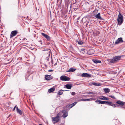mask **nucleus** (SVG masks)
I'll return each instance as SVG.
<instances>
[{"instance_id": "34", "label": "nucleus", "mask_w": 125, "mask_h": 125, "mask_svg": "<svg viewBox=\"0 0 125 125\" xmlns=\"http://www.w3.org/2000/svg\"><path fill=\"white\" fill-rule=\"evenodd\" d=\"M75 94V93L74 92H72L71 93V94L73 95H74Z\"/></svg>"}, {"instance_id": "42", "label": "nucleus", "mask_w": 125, "mask_h": 125, "mask_svg": "<svg viewBox=\"0 0 125 125\" xmlns=\"http://www.w3.org/2000/svg\"><path fill=\"white\" fill-rule=\"evenodd\" d=\"M51 63L52 64L53 63V60L52 59L51 61Z\"/></svg>"}, {"instance_id": "35", "label": "nucleus", "mask_w": 125, "mask_h": 125, "mask_svg": "<svg viewBox=\"0 0 125 125\" xmlns=\"http://www.w3.org/2000/svg\"><path fill=\"white\" fill-rule=\"evenodd\" d=\"M100 12L98 13L97 14L96 13L95 14H94V16H100Z\"/></svg>"}, {"instance_id": "48", "label": "nucleus", "mask_w": 125, "mask_h": 125, "mask_svg": "<svg viewBox=\"0 0 125 125\" xmlns=\"http://www.w3.org/2000/svg\"><path fill=\"white\" fill-rule=\"evenodd\" d=\"M23 17V18H24V17H23H23ZM25 18V17H24V18Z\"/></svg>"}, {"instance_id": "50", "label": "nucleus", "mask_w": 125, "mask_h": 125, "mask_svg": "<svg viewBox=\"0 0 125 125\" xmlns=\"http://www.w3.org/2000/svg\"><path fill=\"white\" fill-rule=\"evenodd\" d=\"M39 125H42V124H39Z\"/></svg>"}, {"instance_id": "8", "label": "nucleus", "mask_w": 125, "mask_h": 125, "mask_svg": "<svg viewBox=\"0 0 125 125\" xmlns=\"http://www.w3.org/2000/svg\"><path fill=\"white\" fill-rule=\"evenodd\" d=\"M82 77H91L90 74L87 73H83L81 75Z\"/></svg>"}, {"instance_id": "17", "label": "nucleus", "mask_w": 125, "mask_h": 125, "mask_svg": "<svg viewBox=\"0 0 125 125\" xmlns=\"http://www.w3.org/2000/svg\"><path fill=\"white\" fill-rule=\"evenodd\" d=\"M100 32L98 31L95 30L94 31V34L95 35L97 36L100 33Z\"/></svg>"}, {"instance_id": "1", "label": "nucleus", "mask_w": 125, "mask_h": 125, "mask_svg": "<svg viewBox=\"0 0 125 125\" xmlns=\"http://www.w3.org/2000/svg\"><path fill=\"white\" fill-rule=\"evenodd\" d=\"M121 57V56H115L110 60V62L111 63H116L120 59Z\"/></svg>"}, {"instance_id": "47", "label": "nucleus", "mask_w": 125, "mask_h": 125, "mask_svg": "<svg viewBox=\"0 0 125 125\" xmlns=\"http://www.w3.org/2000/svg\"><path fill=\"white\" fill-rule=\"evenodd\" d=\"M39 42H41V41H39Z\"/></svg>"}, {"instance_id": "45", "label": "nucleus", "mask_w": 125, "mask_h": 125, "mask_svg": "<svg viewBox=\"0 0 125 125\" xmlns=\"http://www.w3.org/2000/svg\"><path fill=\"white\" fill-rule=\"evenodd\" d=\"M122 107L124 108L125 109V106H123Z\"/></svg>"}, {"instance_id": "36", "label": "nucleus", "mask_w": 125, "mask_h": 125, "mask_svg": "<svg viewBox=\"0 0 125 125\" xmlns=\"http://www.w3.org/2000/svg\"><path fill=\"white\" fill-rule=\"evenodd\" d=\"M88 22L87 21H84V23H86V25H88Z\"/></svg>"}, {"instance_id": "4", "label": "nucleus", "mask_w": 125, "mask_h": 125, "mask_svg": "<svg viewBox=\"0 0 125 125\" xmlns=\"http://www.w3.org/2000/svg\"><path fill=\"white\" fill-rule=\"evenodd\" d=\"M60 79L62 81H68L70 78L69 77L65 75H62L60 77Z\"/></svg>"}, {"instance_id": "25", "label": "nucleus", "mask_w": 125, "mask_h": 125, "mask_svg": "<svg viewBox=\"0 0 125 125\" xmlns=\"http://www.w3.org/2000/svg\"><path fill=\"white\" fill-rule=\"evenodd\" d=\"M86 93L87 94H97L96 93H94L92 92H86Z\"/></svg>"}, {"instance_id": "19", "label": "nucleus", "mask_w": 125, "mask_h": 125, "mask_svg": "<svg viewBox=\"0 0 125 125\" xmlns=\"http://www.w3.org/2000/svg\"><path fill=\"white\" fill-rule=\"evenodd\" d=\"M93 61L95 63H101V61L99 60H98L97 59H94L93 60Z\"/></svg>"}, {"instance_id": "49", "label": "nucleus", "mask_w": 125, "mask_h": 125, "mask_svg": "<svg viewBox=\"0 0 125 125\" xmlns=\"http://www.w3.org/2000/svg\"><path fill=\"white\" fill-rule=\"evenodd\" d=\"M40 43L41 44H42V43L41 42V43Z\"/></svg>"}, {"instance_id": "3", "label": "nucleus", "mask_w": 125, "mask_h": 125, "mask_svg": "<svg viewBox=\"0 0 125 125\" xmlns=\"http://www.w3.org/2000/svg\"><path fill=\"white\" fill-rule=\"evenodd\" d=\"M117 20L118 22L117 24L119 25H121L123 21V16H118Z\"/></svg>"}, {"instance_id": "46", "label": "nucleus", "mask_w": 125, "mask_h": 125, "mask_svg": "<svg viewBox=\"0 0 125 125\" xmlns=\"http://www.w3.org/2000/svg\"><path fill=\"white\" fill-rule=\"evenodd\" d=\"M84 50V49H82V51H83V50Z\"/></svg>"}, {"instance_id": "26", "label": "nucleus", "mask_w": 125, "mask_h": 125, "mask_svg": "<svg viewBox=\"0 0 125 125\" xmlns=\"http://www.w3.org/2000/svg\"><path fill=\"white\" fill-rule=\"evenodd\" d=\"M95 18L99 20H104V19L102 18L101 16H95Z\"/></svg>"}, {"instance_id": "6", "label": "nucleus", "mask_w": 125, "mask_h": 125, "mask_svg": "<svg viewBox=\"0 0 125 125\" xmlns=\"http://www.w3.org/2000/svg\"><path fill=\"white\" fill-rule=\"evenodd\" d=\"M41 34L43 36L47 39V41H49L50 40L51 38L48 35L43 33H41Z\"/></svg>"}, {"instance_id": "21", "label": "nucleus", "mask_w": 125, "mask_h": 125, "mask_svg": "<svg viewBox=\"0 0 125 125\" xmlns=\"http://www.w3.org/2000/svg\"><path fill=\"white\" fill-rule=\"evenodd\" d=\"M76 69H73V68H71L69 69V70L67 71V72H73L76 70Z\"/></svg>"}, {"instance_id": "38", "label": "nucleus", "mask_w": 125, "mask_h": 125, "mask_svg": "<svg viewBox=\"0 0 125 125\" xmlns=\"http://www.w3.org/2000/svg\"><path fill=\"white\" fill-rule=\"evenodd\" d=\"M86 17H84L83 18H82V21L83 22H84V19H86Z\"/></svg>"}, {"instance_id": "24", "label": "nucleus", "mask_w": 125, "mask_h": 125, "mask_svg": "<svg viewBox=\"0 0 125 125\" xmlns=\"http://www.w3.org/2000/svg\"><path fill=\"white\" fill-rule=\"evenodd\" d=\"M50 50H48V52H47V54L48 55V56L46 57V59L47 60H48L49 59V57L50 56Z\"/></svg>"}, {"instance_id": "16", "label": "nucleus", "mask_w": 125, "mask_h": 125, "mask_svg": "<svg viewBox=\"0 0 125 125\" xmlns=\"http://www.w3.org/2000/svg\"><path fill=\"white\" fill-rule=\"evenodd\" d=\"M108 104L109 105L113 106L114 107H116V105L113 104L112 102H108Z\"/></svg>"}, {"instance_id": "37", "label": "nucleus", "mask_w": 125, "mask_h": 125, "mask_svg": "<svg viewBox=\"0 0 125 125\" xmlns=\"http://www.w3.org/2000/svg\"><path fill=\"white\" fill-rule=\"evenodd\" d=\"M48 50H49V49H44L43 50V51H47V53L48 52Z\"/></svg>"}, {"instance_id": "39", "label": "nucleus", "mask_w": 125, "mask_h": 125, "mask_svg": "<svg viewBox=\"0 0 125 125\" xmlns=\"http://www.w3.org/2000/svg\"><path fill=\"white\" fill-rule=\"evenodd\" d=\"M17 105H16V106H15L14 107L13 109V111H14L15 110V108H16V107H17Z\"/></svg>"}, {"instance_id": "31", "label": "nucleus", "mask_w": 125, "mask_h": 125, "mask_svg": "<svg viewBox=\"0 0 125 125\" xmlns=\"http://www.w3.org/2000/svg\"><path fill=\"white\" fill-rule=\"evenodd\" d=\"M108 101H101V104H108Z\"/></svg>"}, {"instance_id": "13", "label": "nucleus", "mask_w": 125, "mask_h": 125, "mask_svg": "<svg viewBox=\"0 0 125 125\" xmlns=\"http://www.w3.org/2000/svg\"><path fill=\"white\" fill-rule=\"evenodd\" d=\"M116 103L119 104L120 105L123 106L124 105L125 102L120 101H116Z\"/></svg>"}, {"instance_id": "30", "label": "nucleus", "mask_w": 125, "mask_h": 125, "mask_svg": "<svg viewBox=\"0 0 125 125\" xmlns=\"http://www.w3.org/2000/svg\"><path fill=\"white\" fill-rule=\"evenodd\" d=\"M102 101L99 100H97L95 101L96 103H98V104H101Z\"/></svg>"}, {"instance_id": "18", "label": "nucleus", "mask_w": 125, "mask_h": 125, "mask_svg": "<svg viewBox=\"0 0 125 125\" xmlns=\"http://www.w3.org/2000/svg\"><path fill=\"white\" fill-rule=\"evenodd\" d=\"M55 90V88L54 87H53L49 89L48 90V92L49 93H51L54 91Z\"/></svg>"}, {"instance_id": "20", "label": "nucleus", "mask_w": 125, "mask_h": 125, "mask_svg": "<svg viewBox=\"0 0 125 125\" xmlns=\"http://www.w3.org/2000/svg\"><path fill=\"white\" fill-rule=\"evenodd\" d=\"M16 110L17 112L20 115H21L22 114V112L21 111V110L19 109L18 107L17 106L16 107Z\"/></svg>"}, {"instance_id": "5", "label": "nucleus", "mask_w": 125, "mask_h": 125, "mask_svg": "<svg viewBox=\"0 0 125 125\" xmlns=\"http://www.w3.org/2000/svg\"><path fill=\"white\" fill-rule=\"evenodd\" d=\"M18 31L17 30H15L12 31L10 35V38H11L15 36L18 33Z\"/></svg>"}, {"instance_id": "15", "label": "nucleus", "mask_w": 125, "mask_h": 125, "mask_svg": "<svg viewBox=\"0 0 125 125\" xmlns=\"http://www.w3.org/2000/svg\"><path fill=\"white\" fill-rule=\"evenodd\" d=\"M92 84L96 86H100L101 85V83L95 82H92L91 83Z\"/></svg>"}, {"instance_id": "22", "label": "nucleus", "mask_w": 125, "mask_h": 125, "mask_svg": "<svg viewBox=\"0 0 125 125\" xmlns=\"http://www.w3.org/2000/svg\"><path fill=\"white\" fill-rule=\"evenodd\" d=\"M104 92L106 93H109L110 90L108 88H104L103 89Z\"/></svg>"}, {"instance_id": "11", "label": "nucleus", "mask_w": 125, "mask_h": 125, "mask_svg": "<svg viewBox=\"0 0 125 125\" xmlns=\"http://www.w3.org/2000/svg\"><path fill=\"white\" fill-rule=\"evenodd\" d=\"M62 112L64 113L62 115V116L63 117H65L68 116L67 112H66V110H62Z\"/></svg>"}, {"instance_id": "51", "label": "nucleus", "mask_w": 125, "mask_h": 125, "mask_svg": "<svg viewBox=\"0 0 125 125\" xmlns=\"http://www.w3.org/2000/svg\"><path fill=\"white\" fill-rule=\"evenodd\" d=\"M27 16V18H28V16Z\"/></svg>"}, {"instance_id": "29", "label": "nucleus", "mask_w": 125, "mask_h": 125, "mask_svg": "<svg viewBox=\"0 0 125 125\" xmlns=\"http://www.w3.org/2000/svg\"><path fill=\"white\" fill-rule=\"evenodd\" d=\"M77 42L80 45H82L83 43V42L81 41H77Z\"/></svg>"}, {"instance_id": "43", "label": "nucleus", "mask_w": 125, "mask_h": 125, "mask_svg": "<svg viewBox=\"0 0 125 125\" xmlns=\"http://www.w3.org/2000/svg\"><path fill=\"white\" fill-rule=\"evenodd\" d=\"M118 16H122L120 12H119V14Z\"/></svg>"}, {"instance_id": "12", "label": "nucleus", "mask_w": 125, "mask_h": 125, "mask_svg": "<svg viewBox=\"0 0 125 125\" xmlns=\"http://www.w3.org/2000/svg\"><path fill=\"white\" fill-rule=\"evenodd\" d=\"M45 78L47 80H50L52 79L51 75H45Z\"/></svg>"}, {"instance_id": "32", "label": "nucleus", "mask_w": 125, "mask_h": 125, "mask_svg": "<svg viewBox=\"0 0 125 125\" xmlns=\"http://www.w3.org/2000/svg\"><path fill=\"white\" fill-rule=\"evenodd\" d=\"M95 99L93 98H91L90 99H88V101H91L95 100Z\"/></svg>"}, {"instance_id": "2", "label": "nucleus", "mask_w": 125, "mask_h": 125, "mask_svg": "<svg viewBox=\"0 0 125 125\" xmlns=\"http://www.w3.org/2000/svg\"><path fill=\"white\" fill-rule=\"evenodd\" d=\"M52 121L54 124L56 123L59 122L60 120L59 114H57L56 117H52Z\"/></svg>"}, {"instance_id": "44", "label": "nucleus", "mask_w": 125, "mask_h": 125, "mask_svg": "<svg viewBox=\"0 0 125 125\" xmlns=\"http://www.w3.org/2000/svg\"><path fill=\"white\" fill-rule=\"evenodd\" d=\"M80 16H79L78 18H77L78 20H79L80 19Z\"/></svg>"}, {"instance_id": "40", "label": "nucleus", "mask_w": 125, "mask_h": 125, "mask_svg": "<svg viewBox=\"0 0 125 125\" xmlns=\"http://www.w3.org/2000/svg\"><path fill=\"white\" fill-rule=\"evenodd\" d=\"M53 70H49L48 71L49 72H52L53 71Z\"/></svg>"}, {"instance_id": "9", "label": "nucleus", "mask_w": 125, "mask_h": 125, "mask_svg": "<svg viewBox=\"0 0 125 125\" xmlns=\"http://www.w3.org/2000/svg\"><path fill=\"white\" fill-rule=\"evenodd\" d=\"M98 98L99 99L102 100H109V99L108 98L103 96H100Z\"/></svg>"}, {"instance_id": "10", "label": "nucleus", "mask_w": 125, "mask_h": 125, "mask_svg": "<svg viewBox=\"0 0 125 125\" xmlns=\"http://www.w3.org/2000/svg\"><path fill=\"white\" fill-rule=\"evenodd\" d=\"M65 86L67 89H70L73 87V84L72 83H68L66 85H65Z\"/></svg>"}, {"instance_id": "28", "label": "nucleus", "mask_w": 125, "mask_h": 125, "mask_svg": "<svg viewBox=\"0 0 125 125\" xmlns=\"http://www.w3.org/2000/svg\"><path fill=\"white\" fill-rule=\"evenodd\" d=\"M88 101V99H82L78 101Z\"/></svg>"}, {"instance_id": "27", "label": "nucleus", "mask_w": 125, "mask_h": 125, "mask_svg": "<svg viewBox=\"0 0 125 125\" xmlns=\"http://www.w3.org/2000/svg\"><path fill=\"white\" fill-rule=\"evenodd\" d=\"M63 93V90H60L58 92V93L59 95H61Z\"/></svg>"}, {"instance_id": "33", "label": "nucleus", "mask_w": 125, "mask_h": 125, "mask_svg": "<svg viewBox=\"0 0 125 125\" xmlns=\"http://www.w3.org/2000/svg\"><path fill=\"white\" fill-rule=\"evenodd\" d=\"M109 96L110 97H111V98H112L115 99V97L114 95H110Z\"/></svg>"}, {"instance_id": "23", "label": "nucleus", "mask_w": 125, "mask_h": 125, "mask_svg": "<svg viewBox=\"0 0 125 125\" xmlns=\"http://www.w3.org/2000/svg\"><path fill=\"white\" fill-rule=\"evenodd\" d=\"M77 103V102H75L73 103L70 104L69 106V107L70 108H71L73 106L75 105Z\"/></svg>"}, {"instance_id": "14", "label": "nucleus", "mask_w": 125, "mask_h": 125, "mask_svg": "<svg viewBox=\"0 0 125 125\" xmlns=\"http://www.w3.org/2000/svg\"><path fill=\"white\" fill-rule=\"evenodd\" d=\"M79 5L77 4H75L73 6V9L75 11H77L79 9Z\"/></svg>"}, {"instance_id": "41", "label": "nucleus", "mask_w": 125, "mask_h": 125, "mask_svg": "<svg viewBox=\"0 0 125 125\" xmlns=\"http://www.w3.org/2000/svg\"><path fill=\"white\" fill-rule=\"evenodd\" d=\"M98 10H95L94 12V13L96 12Z\"/></svg>"}, {"instance_id": "7", "label": "nucleus", "mask_w": 125, "mask_h": 125, "mask_svg": "<svg viewBox=\"0 0 125 125\" xmlns=\"http://www.w3.org/2000/svg\"><path fill=\"white\" fill-rule=\"evenodd\" d=\"M123 41L122 40V38H118L115 42V44H118L119 43L123 42Z\"/></svg>"}]
</instances>
